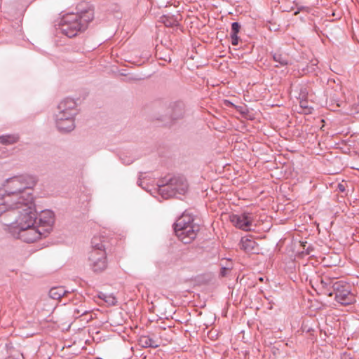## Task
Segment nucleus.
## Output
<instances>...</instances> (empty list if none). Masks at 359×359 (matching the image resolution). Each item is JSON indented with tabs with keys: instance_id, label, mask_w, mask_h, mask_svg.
Here are the masks:
<instances>
[{
	"instance_id": "7ed1b4c3",
	"label": "nucleus",
	"mask_w": 359,
	"mask_h": 359,
	"mask_svg": "<svg viewBox=\"0 0 359 359\" xmlns=\"http://www.w3.org/2000/svg\"><path fill=\"white\" fill-rule=\"evenodd\" d=\"M90 6L87 2H81L77 6V13H68L63 16L59 25L61 32L69 38L75 36L79 32L88 27Z\"/></svg>"
},
{
	"instance_id": "4be33fe9",
	"label": "nucleus",
	"mask_w": 359,
	"mask_h": 359,
	"mask_svg": "<svg viewBox=\"0 0 359 359\" xmlns=\"http://www.w3.org/2000/svg\"><path fill=\"white\" fill-rule=\"evenodd\" d=\"M231 44L233 46H236L238 43V35L235 34H231Z\"/></svg>"
},
{
	"instance_id": "9d476101",
	"label": "nucleus",
	"mask_w": 359,
	"mask_h": 359,
	"mask_svg": "<svg viewBox=\"0 0 359 359\" xmlns=\"http://www.w3.org/2000/svg\"><path fill=\"white\" fill-rule=\"evenodd\" d=\"M229 220L236 227L243 231H250L253 219L250 213L243 212L231 215Z\"/></svg>"
},
{
	"instance_id": "20e7f679",
	"label": "nucleus",
	"mask_w": 359,
	"mask_h": 359,
	"mask_svg": "<svg viewBox=\"0 0 359 359\" xmlns=\"http://www.w3.org/2000/svg\"><path fill=\"white\" fill-rule=\"evenodd\" d=\"M78 114L76 102L69 97L65 98L57 105V111L55 114L57 128L62 133H68L75 128L74 118Z\"/></svg>"
},
{
	"instance_id": "2eb2a0df",
	"label": "nucleus",
	"mask_w": 359,
	"mask_h": 359,
	"mask_svg": "<svg viewBox=\"0 0 359 359\" xmlns=\"http://www.w3.org/2000/svg\"><path fill=\"white\" fill-rule=\"evenodd\" d=\"M98 299L108 306L116 305L117 301L116 298L113 294H107L104 292H99L97 294Z\"/></svg>"
},
{
	"instance_id": "aec40b11",
	"label": "nucleus",
	"mask_w": 359,
	"mask_h": 359,
	"mask_svg": "<svg viewBox=\"0 0 359 359\" xmlns=\"http://www.w3.org/2000/svg\"><path fill=\"white\" fill-rule=\"evenodd\" d=\"M8 354L6 345L0 344V359H6V355Z\"/></svg>"
},
{
	"instance_id": "6e6552de",
	"label": "nucleus",
	"mask_w": 359,
	"mask_h": 359,
	"mask_svg": "<svg viewBox=\"0 0 359 359\" xmlns=\"http://www.w3.org/2000/svg\"><path fill=\"white\" fill-rule=\"evenodd\" d=\"M14 238L20 239L22 241L31 243L37 241L39 239L44 238L43 234L38 229L36 224L32 225L30 227H20L18 229H12L7 231Z\"/></svg>"
},
{
	"instance_id": "5701e85b",
	"label": "nucleus",
	"mask_w": 359,
	"mask_h": 359,
	"mask_svg": "<svg viewBox=\"0 0 359 359\" xmlns=\"http://www.w3.org/2000/svg\"><path fill=\"white\" fill-rule=\"evenodd\" d=\"M229 271V269L226 268V267H222L221 269V271H220L221 276L223 277L226 276L227 271Z\"/></svg>"
},
{
	"instance_id": "6ab92c4d",
	"label": "nucleus",
	"mask_w": 359,
	"mask_h": 359,
	"mask_svg": "<svg viewBox=\"0 0 359 359\" xmlns=\"http://www.w3.org/2000/svg\"><path fill=\"white\" fill-rule=\"evenodd\" d=\"M273 59L276 62H278L281 66L288 65V59L287 55L280 53L276 52L273 53Z\"/></svg>"
},
{
	"instance_id": "39448f33",
	"label": "nucleus",
	"mask_w": 359,
	"mask_h": 359,
	"mask_svg": "<svg viewBox=\"0 0 359 359\" xmlns=\"http://www.w3.org/2000/svg\"><path fill=\"white\" fill-rule=\"evenodd\" d=\"M187 190V181L182 176L172 177L159 185V193L165 198L184 195Z\"/></svg>"
},
{
	"instance_id": "9b49d317",
	"label": "nucleus",
	"mask_w": 359,
	"mask_h": 359,
	"mask_svg": "<svg viewBox=\"0 0 359 359\" xmlns=\"http://www.w3.org/2000/svg\"><path fill=\"white\" fill-rule=\"evenodd\" d=\"M175 231L177 237L184 243H191L196 238L200 230L199 225H191L186 228Z\"/></svg>"
},
{
	"instance_id": "393cba45",
	"label": "nucleus",
	"mask_w": 359,
	"mask_h": 359,
	"mask_svg": "<svg viewBox=\"0 0 359 359\" xmlns=\"http://www.w3.org/2000/svg\"><path fill=\"white\" fill-rule=\"evenodd\" d=\"M341 187H342L341 185L339 186V189L343 191L344 190V189Z\"/></svg>"
},
{
	"instance_id": "ddd939ff",
	"label": "nucleus",
	"mask_w": 359,
	"mask_h": 359,
	"mask_svg": "<svg viewBox=\"0 0 359 359\" xmlns=\"http://www.w3.org/2000/svg\"><path fill=\"white\" fill-rule=\"evenodd\" d=\"M185 113V105L183 102L177 101L170 104V116L174 120L182 118Z\"/></svg>"
},
{
	"instance_id": "dca6fc26",
	"label": "nucleus",
	"mask_w": 359,
	"mask_h": 359,
	"mask_svg": "<svg viewBox=\"0 0 359 359\" xmlns=\"http://www.w3.org/2000/svg\"><path fill=\"white\" fill-rule=\"evenodd\" d=\"M139 344L144 348H157V341L148 336H142L139 339Z\"/></svg>"
},
{
	"instance_id": "f257e3e1",
	"label": "nucleus",
	"mask_w": 359,
	"mask_h": 359,
	"mask_svg": "<svg viewBox=\"0 0 359 359\" xmlns=\"http://www.w3.org/2000/svg\"><path fill=\"white\" fill-rule=\"evenodd\" d=\"M36 183V178L31 175L15 176L8 179L0 188V212H4L7 207L18 205L20 202H32V189Z\"/></svg>"
},
{
	"instance_id": "4468645a",
	"label": "nucleus",
	"mask_w": 359,
	"mask_h": 359,
	"mask_svg": "<svg viewBox=\"0 0 359 359\" xmlns=\"http://www.w3.org/2000/svg\"><path fill=\"white\" fill-rule=\"evenodd\" d=\"M240 247L245 252L256 253L258 250L257 243L251 237H243L240 241Z\"/></svg>"
},
{
	"instance_id": "0eeeda50",
	"label": "nucleus",
	"mask_w": 359,
	"mask_h": 359,
	"mask_svg": "<svg viewBox=\"0 0 359 359\" xmlns=\"http://www.w3.org/2000/svg\"><path fill=\"white\" fill-rule=\"evenodd\" d=\"M332 288L334 292H330L328 295L332 297L334 294L335 300L341 305H350L355 302L350 284L339 280L333 283Z\"/></svg>"
},
{
	"instance_id": "a211bd4d",
	"label": "nucleus",
	"mask_w": 359,
	"mask_h": 359,
	"mask_svg": "<svg viewBox=\"0 0 359 359\" xmlns=\"http://www.w3.org/2000/svg\"><path fill=\"white\" fill-rule=\"evenodd\" d=\"M18 136L15 135H6L0 136V143L6 145L15 144L18 141Z\"/></svg>"
},
{
	"instance_id": "bb28decb",
	"label": "nucleus",
	"mask_w": 359,
	"mask_h": 359,
	"mask_svg": "<svg viewBox=\"0 0 359 359\" xmlns=\"http://www.w3.org/2000/svg\"><path fill=\"white\" fill-rule=\"evenodd\" d=\"M259 280H260V281H263V278H262V277H261V278H259Z\"/></svg>"
},
{
	"instance_id": "f8f14e48",
	"label": "nucleus",
	"mask_w": 359,
	"mask_h": 359,
	"mask_svg": "<svg viewBox=\"0 0 359 359\" xmlns=\"http://www.w3.org/2000/svg\"><path fill=\"white\" fill-rule=\"evenodd\" d=\"M191 225H198L194 222V217L188 213H183L174 224V231H181L180 229L190 226Z\"/></svg>"
},
{
	"instance_id": "f03ea898",
	"label": "nucleus",
	"mask_w": 359,
	"mask_h": 359,
	"mask_svg": "<svg viewBox=\"0 0 359 359\" xmlns=\"http://www.w3.org/2000/svg\"><path fill=\"white\" fill-rule=\"evenodd\" d=\"M37 214L34 201L29 203L20 202L19 204L7 207L0 212V222L4 226L5 231L20 227H30L36 224Z\"/></svg>"
},
{
	"instance_id": "1a4fd4ad",
	"label": "nucleus",
	"mask_w": 359,
	"mask_h": 359,
	"mask_svg": "<svg viewBox=\"0 0 359 359\" xmlns=\"http://www.w3.org/2000/svg\"><path fill=\"white\" fill-rule=\"evenodd\" d=\"M54 223V212L50 210H44L37 216L36 226L38 229H40L43 237L46 238L52 231Z\"/></svg>"
},
{
	"instance_id": "b1692460",
	"label": "nucleus",
	"mask_w": 359,
	"mask_h": 359,
	"mask_svg": "<svg viewBox=\"0 0 359 359\" xmlns=\"http://www.w3.org/2000/svg\"><path fill=\"white\" fill-rule=\"evenodd\" d=\"M164 24L165 25V26L167 27H170L173 25V22H171L170 21H163Z\"/></svg>"
},
{
	"instance_id": "423d86ee",
	"label": "nucleus",
	"mask_w": 359,
	"mask_h": 359,
	"mask_svg": "<svg viewBox=\"0 0 359 359\" xmlns=\"http://www.w3.org/2000/svg\"><path fill=\"white\" fill-rule=\"evenodd\" d=\"M95 238L91 241V269L95 273H101L107 268V255L103 242L95 243Z\"/></svg>"
},
{
	"instance_id": "412c9836",
	"label": "nucleus",
	"mask_w": 359,
	"mask_h": 359,
	"mask_svg": "<svg viewBox=\"0 0 359 359\" xmlns=\"http://www.w3.org/2000/svg\"><path fill=\"white\" fill-rule=\"evenodd\" d=\"M241 29V25L238 22H234L231 24V34H236L238 35V33L239 32Z\"/></svg>"
},
{
	"instance_id": "a878e982",
	"label": "nucleus",
	"mask_w": 359,
	"mask_h": 359,
	"mask_svg": "<svg viewBox=\"0 0 359 359\" xmlns=\"http://www.w3.org/2000/svg\"><path fill=\"white\" fill-rule=\"evenodd\" d=\"M321 283H322L323 284H327V283L325 282V280H322Z\"/></svg>"
},
{
	"instance_id": "f3484780",
	"label": "nucleus",
	"mask_w": 359,
	"mask_h": 359,
	"mask_svg": "<svg viewBox=\"0 0 359 359\" xmlns=\"http://www.w3.org/2000/svg\"><path fill=\"white\" fill-rule=\"evenodd\" d=\"M67 292L63 287H55L50 290L49 297L53 299H60Z\"/></svg>"
}]
</instances>
